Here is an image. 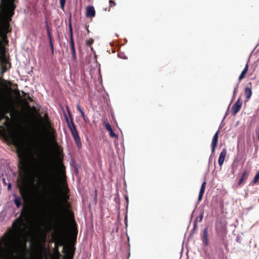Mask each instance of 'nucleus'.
<instances>
[{
  "mask_svg": "<svg viewBox=\"0 0 259 259\" xmlns=\"http://www.w3.org/2000/svg\"><path fill=\"white\" fill-rule=\"evenodd\" d=\"M201 240L202 242V249L203 252L202 253V256L204 259H210V247L209 246L208 236L207 232V229L205 228L202 233Z\"/></svg>",
  "mask_w": 259,
  "mask_h": 259,
  "instance_id": "nucleus-6",
  "label": "nucleus"
},
{
  "mask_svg": "<svg viewBox=\"0 0 259 259\" xmlns=\"http://www.w3.org/2000/svg\"><path fill=\"white\" fill-rule=\"evenodd\" d=\"M7 70L8 69L7 67L3 66L2 68L1 73L3 74L5 73L6 71H7Z\"/></svg>",
  "mask_w": 259,
  "mask_h": 259,
  "instance_id": "nucleus-29",
  "label": "nucleus"
},
{
  "mask_svg": "<svg viewBox=\"0 0 259 259\" xmlns=\"http://www.w3.org/2000/svg\"><path fill=\"white\" fill-rule=\"evenodd\" d=\"M210 157H209V161H210Z\"/></svg>",
  "mask_w": 259,
  "mask_h": 259,
  "instance_id": "nucleus-46",
  "label": "nucleus"
},
{
  "mask_svg": "<svg viewBox=\"0 0 259 259\" xmlns=\"http://www.w3.org/2000/svg\"><path fill=\"white\" fill-rule=\"evenodd\" d=\"M55 167L54 164H52L49 172L46 177L47 188L53 193L58 191L59 181L60 179L66 177L65 166L62 162L57 164V170H55Z\"/></svg>",
  "mask_w": 259,
  "mask_h": 259,
  "instance_id": "nucleus-3",
  "label": "nucleus"
},
{
  "mask_svg": "<svg viewBox=\"0 0 259 259\" xmlns=\"http://www.w3.org/2000/svg\"><path fill=\"white\" fill-rule=\"evenodd\" d=\"M46 23H47V31L48 36L49 39V41H51V40H52V37L51 31H50L49 27L48 26V25L47 24V22H46Z\"/></svg>",
  "mask_w": 259,
  "mask_h": 259,
  "instance_id": "nucleus-20",
  "label": "nucleus"
},
{
  "mask_svg": "<svg viewBox=\"0 0 259 259\" xmlns=\"http://www.w3.org/2000/svg\"><path fill=\"white\" fill-rule=\"evenodd\" d=\"M22 247H23V248L26 249V242H25L23 244V245H22Z\"/></svg>",
  "mask_w": 259,
  "mask_h": 259,
  "instance_id": "nucleus-35",
  "label": "nucleus"
},
{
  "mask_svg": "<svg viewBox=\"0 0 259 259\" xmlns=\"http://www.w3.org/2000/svg\"><path fill=\"white\" fill-rule=\"evenodd\" d=\"M76 108H77V110L80 112L82 117H84V115H85L84 113L82 111V110L81 109V107H80V106H79V104H77L76 105Z\"/></svg>",
  "mask_w": 259,
  "mask_h": 259,
  "instance_id": "nucleus-21",
  "label": "nucleus"
},
{
  "mask_svg": "<svg viewBox=\"0 0 259 259\" xmlns=\"http://www.w3.org/2000/svg\"><path fill=\"white\" fill-rule=\"evenodd\" d=\"M226 154H227V151L225 149H224L222 151V152L219 156V160H218V162H219V165L220 166H221L223 165V164L224 163Z\"/></svg>",
  "mask_w": 259,
  "mask_h": 259,
  "instance_id": "nucleus-11",
  "label": "nucleus"
},
{
  "mask_svg": "<svg viewBox=\"0 0 259 259\" xmlns=\"http://www.w3.org/2000/svg\"><path fill=\"white\" fill-rule=\"evenodd\" d=\"M196 227H197V224H196V223L195 222V223H194V229H195L196 228Z\"/></svg>",
  "mask_w": 259,
  "mask_h": 259,
  "instance_id": "nucleus-38",
  "label": "nucleus"
},
{
  "mask_svg": "<svg viewBox=\"0 0 259 259\" xmlns=\"http://www.w3.org/2000/svg\"><path fill=\"white\" fill-rule=\"evenodd\" d=\"M258 180H259V170L257 172V173L255 175V176L253 178V183L254 184L258 182Z\"/></svg>",
  "mask_w": 259,
  "mask_h": 259,
  "instance_id": "nucleus-22",
  "label": "nucleus"
},
{
  "mask_svg": "<svg viewBox=\"0 0 259 259\" xmlns=\"http://www.w3.org/2000/svg\"><path fill=\"white\" fill-rule=\"evenodd\" d=\"M10 139L12 143L16 146L20 143V136L17 133H11L10 135Z\"/></svg>",
  "mask_w": 259,
  "mask_h": 259,
  "instance_id": "nucleus-10",
  "label": "nucleus"
},
{
  "mask_svg": "<svg viewBox=\"0 0 259 259\" xmlns=\"http://www.w3.org/2000/svg\"><path fill=\"white\" fill-rule=\"evenodd\" d=\"M7 84L8 85H9V86L10 85H13V87H17V84H12V83L10 81H7V80H5V81Z\"/></svg>",
  "mask_w": 259,
  "mask_h": 259,
  "instance_id": "nucleus-30",
  "label": "nucleus"
},
{
  "mask_svg": "<svg viewBox=\"0 0 259 259\" xmlns=\"http://www.w3.org/2000/svg\"><path fill=\"white\" fill-rule=\"evenodd\" d=\"M69 32H70V48L71 51L72 55V58L74 60L76 59V53L75 49V46L74 43V40L73 38V29L71 25V20L69 21Z\"/></svg>",
  "mask_w": 259,
  "mask_h": 259,
  "instance_id": "nucleus-7",
  "label": "nucleus"
},
{
  "mask_svg": "<svg viewBox=\"0 0 259 259\" xmlns=\"http://www.w3.org/2000/svg\"><path fill=\"white\" fill-rule=\"evenodd\" d=\"M43 120L46 123L49 122V117L47 114H45Z\"/></svg>",
  "mask_w": 259,
  "mask_h": 259,
  "instance_id": "nucleus-27",
  "label": "nucleus"
},
{
  "mask_svg": "<svg viewBox=\"0 0 259 259\" xmlns=\"http://www.w3.org/2000/svg\"><path fill=\"white\" fill-rule=\"evenodd\" d=\"M66 0H60V7L62 10H64Z\"/></svg>",
  "mask_w": 259,
  "mask_h": 259,
  "instance_id": "nucleus-25",
  "label": "nucleus"
},
{
  "mask_svg": "<svg viewBox=\"0 0 259 259\" xmlns=\"http://www.w3.org/2000/svg\"><path fill=\"white\" fill-rule=\"evenodd\" d=\"M21 164H22L23 165H25V163L24 162H22V161H21L20 162Z\"/></svg>",
  "mask_w": 259,
  "mask_h": 259,
  "instance_id": "nucleus-40",
  "label": "nucleus"
},
{
  "mask_svg": "<svg viewBox=\"0 0 259 259\" xmlns=\"http://www.w3.org/2000/svg\"><path fill=\"white\" fill-rule=\"evenodd\" d=\"M237 90H238V86H237L235 88L234 91V94H235L236 93V92L237 91Z\"/></svg>",
  "mask_w": 259,
  "mask_h": 259,
  "instance_id": "nucleus-36",
  "label": "nucleus"
},
{
  "mask_svg": "<svg viewBox=\"0 0 259 259\" xmlns=\"http://www.w3.org/2000/svg\"><path fill=\"white\" fill-rule=\"evenodd\" d=\"M94 39L93 38H90L85 41V44L87 46L91 47L92 50H93V48L91 47V45L94 42Z\"/></svg>",
  "mask_w": 259,
  "mask_h": 259,
  "instance_id": "nucleus-19",
  "label": "nucleus"
},
{
  "mask_svg": "<svg viewBox=\"0 0 259 259\" xmlns=\"http://www.w3.org/2000/svg\"><path fill=\"white\" fill-rule=\"evenodd\" d=\"M104 126L106 130L108 131L111 130L112 129L110 124L108 122H105L104 123Z\"/></svg>",
  "mask_w": 259,
  "mask_h": 259,
  "instance_id": "nucleus-24",
  "label": "nucleus"
},
{
  "mask_svg": "<svg viewBox=\"0 0 259 259\" xmlns=\"http://www.w3.org/2000/svg\"><path fill=\"white\" fill-rule=\"evenodd\" d=\"M28 99L29 101H32V99H31V97H30L29 96H28Z\"/></svg>",
  "mask_w": 259,
  "mask_h": 259,
  "instance_id": "nucleus-39",
  "label": "nucleus"
},
{
  "mask_svg": "<svg viewBox=\"0 0 259 259\" xmlns=\"http://www.w3.org/2000/svg\"><path fill=\"white\" fill-rule=\"evenodd\" d=\"M8 189H10V188H11V184H9V185H8Z\"/></svg>",
  "mask_w": 259,
  "mask_h": 259,
  "instance_id": "nucleus-41",
  "label": "nucleus"
},
{
  "mask_svg": "<svg viewBox=\"0 0 259 259\" xmlns=\"http://www.w3.org/2000/svg\"><path fill=\"white\" fill-rule=\"evenodd\" d=\"M73 231L74 235L76 238L77 235V233H78V230H77V228H74L73 229Z\"/></svg>",
  "mask_w": 259,
  "mask_h": 259,
  "instance_id": "nucleus-31",
  "label": "nucleus"
},
{
  "mask_svg": "<svg viewBox=\"0 0 259 259\" xmlns=\"http://www.w3.org/2000/svg\"><path fill=\"white\" fill-rule=\"evenodd\" d=\"M30 217V208L24 205L19 217L13 223V230L10 229V232L6 233V236L3 239L5 248L0 247V259H8L5 257V250L11 253L19 251L20 245V237L25 232V220L29 219Z\"/></svg>",
  "mask_w": 259,
  "mask_h": 259,
  "instance_id": "nucleus-2",
  "label": "nucleus"
},
{
  "mask_svg": "<svg viewBox=\"0 0 259 259\" xmlns=\"http://www.w3.org/2000/svg\"><path fill=\"white\" fill-rule=\"evenodd\" d=\"M20 192L23 197L26 196L27 193V188L25 186H21L19 188Z\"/></svg>",
  "mask_w": 259,
  "mask_h": 259,
  "instance_id": "nucleus-16",
  "label": "nucleus"
},
{
  "mask_svg": "<svg viewBox=\"0 0 259 259\" xmlns=\"http://www.w3.org/2000/svg\"><path fill=\"white\" fill-rule=\"evenodd\" d=\"M16 0H1V9L3 11L7 22H4L3 25L0 24V33L5 31L6 34L7 32H10V24L9 22L11 21L12 17L14 15V11L16 8L15 4Z\"/></svg>",
  "mask_w": 259,
  "mask_h": 259,
  "instance_id": "nucleus-4",
  "label": "nucleus"
},
{
  "mask_svg": "<svg viewBox=\"0 0 259 259\" xmlns=\"http://www.w3.org/2000/svg\"><path fill=\"white\" fill-rule=\"evenodd\" d=\"M205 185H206V182H204L201 185V188H200V190L199 191V196H198V200L199 201L201 200V199L202 198V197H203V194H204V192L205 191Z\"/></svg>",
  "mask_w": 259,
  "mask_h": 259,
  "instance_id": "nucleus-14",
  "label": "nucleus"
},
{
  "mask_svg": "<svg viewBox=\"0 0 259 259\" xmlns=\"http://www.w3.org/2000/svg\"><path fill=\"white\" fill-rule=\"evenodd\" d=\"M82 118H83V119L84 121L85 122H87L88 118H87V117L85 116V115H84V117H82Z\"/></svg>",
  "mask_w": 259,
  "mask_h": 259,
  "instance_id": "nucleus-37",
  "label": "nucleus"
},
{
  "mask_svg": "<svg viewBox=\"0 0 259 259\" xmlns=\"http://www.w3.org/2000/svg\"><path fill=\"white\" fill-rule=\"evenodd\" d=\"M6 118L7 120H9L10 119L9 117H8V116H6Z\"/></svg>",
  "mask_w": 259,
  "mask_h": 259,
  "instance_id": "nucleus-44",
  "label": "nucleus"
},
{
  "mask_svg": "<svg viewBox=\"0 0 259 259\" xmlns=\"http://www.w3.org/2000/svg\"><path fill=\"white\" fill-rule=\"evenodd\" d=\"M255 133L257 137V140L259 141V129H256L255 131Z\"/></svg>",
  "mask_w": 259,
  "mask_h": 259,
  "instance_id": "nucleus-34",
  "label": "nucleus"
},
{
  "mask_svg": "<svg viewBox=\"0 0 259 259\" xmlns=\"http://www.w3.org/2000/svg\"><path fill=\"white\" fill-rule=\"evenodd\" d=\"M218 132H217V133L214 135L212 141V145L213 147V149L214 148V147L217 145V144L218 143Z\"/></svg>",
  "mask_w": 259,
  "mask_h": 259,
  "instance_id": "nucleus-17",
  "label": "nucleus"
},
{
  "mask_svg": "<svg viewBox=\"0 0 259 259\" xmlns=\"http://www.w3.org/2000/svg\"><path fill=\"white\" fill-rule=\"evenodd\" d=\"M248 69V63H247L244 69L243 70V71H244L247 73Z\"/></svg>",
  "mask_w": 259,
  "mask_h": 259,
  "instance_id": "nucleus-33",
  "label": "nucleus"
},
{
  "mask_svg": "<svg viewBox=\"0 0 259 259\" xmlns=\"http://www.w3.org/2000/svg\"><path fill=\"white\" fill-rule=\"evenodd\" d=\"M49 42H50V47L51 48L52 54H54V46H53V40L49 41Z\"/></svg>",
  "mask_w": 259,
  "mask_h": 259,
  "instance_id": "nucleus-28",
  "label": "nucleus"
},
{
  "mask_svg": "<svg viewBox=\"0 0 259 259\" xmlns=\"http://www.w3.org/2000/svg\"><path fill=\"white\" fill-rule=\"evenodd\" d=\"M246 73L244 72V71H242L241 74L239 75V78H238V80L239 81H241L242 79H243L246 75Z\"/></svg>",
  "mask_w": 259,
  "mask_h": 259,
  "instance_id": "nucleus-23",
  "label": "nucleus"
},
{
  "mask_svg": "<svg viewBox=\"0 0 259 259\" xmlns=\"http://www.w3.org/2000/svg\"><path fill=\"white\" fill-rule=\"evenodd\" d=\"M95 192H96L95 198L96 199L97 198V190H95Z\"/></svg>",
  "mask_w": 259,
  "mask_h": 259,
  "instance_id": "nucleus-45",
  "label": "nucleus"
},
{
  "mask_svg": "<svg viewBox=\"0 0 259 259\" xmlns=\"http://www.w3.org/2000/svg\"><path fill=\"white\" fill-rule=\"evenodd\" d=\"M109 2H110V3H113L114 5L115 4V3L114 2H113L112 0H110V1H109Z\"/></svg>",
  "mask_w": 259,
  "mask_h": 259,
  "instance_id": "nucleus-42",
  "label": "nucleus"
},
{
  "mask_svg": "<svg viewBox=\"0 0 259 259\" xmlns=\"http://www.w3.org/2000/svg\"><path fill=\"white\" fill-rule=\"evenodd\" d=\"M69 189L66 186L62 191L61 197L58 199L53 207V214L54 217V234L52 238L55 242V248L58 250L59 246H62L67 232L66 212L69 211L76 225L73 213L70 211V207L68 200Z\"/></svg>",
  "mask_w": 259,
  "mask_h": 259,
  "instance_id": "nucleus-1",
  "label": "nucleus"
},
{
  "mask_svg": "<svg viewBox=\"0 0 259 259\" xmlns=\"http://www.w3.org/2000/svg\"><path fill=\"white\" fill-rule=\"evenodd\" d=\"M109 132V135L112 138H116L117 137V135H116L115 133H114L112 130V129H111V130L109 131H108Z\"/></svg>",
  "mask_w": 259,
  "mask_h": 259,
  "instance_id": "nucleus-26",
  "label": "nucleus"
},
{
  "mask_svg": "<svg viewBox=\"0 0 259 259\" xmlns=\"http://www.w3.org/2000/svg\"><path fill=\"white\" fill-rule=\"evenodd\" d=\"M75 248L69 245L65 247V255L67 259H72L75 253Z\"/></svg>",
  "mask_w": 259,
  "mask_h": 259,
  "instance_id": "nucleus-9",
  "label": "nucleus"
},
{
  "mask_svg": "<svg viewBox=\"0 0 259 259\" xmlns=\"http://www.w3.org/2000/svg\"><path fill=\"white\" fill-rule=\"evenodd\" d=\"M8 124V123L7 121H6V122H5V125L6 126H7Z\"/></svg>",
  "mask_w": 259,
  "mask_h": 259,
  "instance_id": "nucleus-43",
  "label": "nucleus"
},
{
  "mask_svg": "<svg viewBox=\"0 0 259 259\" xmlns=\"http://www.w3.org/2000/svg\"><path fill=\"white\" fill-rule=\"evenodd\" d=\"M242 104L241 98H239L231 108L232 114L235 115L240 110Z\"/></svg>",
  "mask_w": 259,
  "mask_h": 259,
  "instance_id": "nucleus-8",
  "label": "nucleus"
},
{
  "mask_svg": "<svg viewBox=\"0 0 259 259\" xmlns=\"http://www.w3.org/2000/svg\"><path fill=\"white\" fill-rule=\"evenodd\" d=\"M249 84L250 87H247L245 88L244 91V95L247 100L250 99L251 95H252V91H251V83L250 82Z\"/></svg>",
  "mask_w": 259,
  "mask_h": 259,
  "instance_id": "nucleus-13",
  "label": "nucleus"
},
{
  "mask_svg": "<svg viewBox=\"0 0 259 259\" xmlns=\"http://www.w3.org/2000/svg\"><path fill=\"white\" fill-rule=\"evenodd\" d=\"M14 202L16 206L19 208L21 205V198L20 197H16L14 199Z\"/></svg>",
  "mask_w": 259,
  "mask_h": 259,
  "instance_id": "nucleus-18",
  "label": "nucleus"
},
{
  "mask_svg": "<svg viewBox=\"0 0 259 259\" xmlns=\"http://www.w3.org/2000/svg\"><path fill=\"white\" fill-rule=\"evenodd\" d=\"M248 69V63H247L244 69L243 70V71H244L247 73Z\"/></svg>",
  "mask_w": 259,
  "mask_h": 259,
  "instance_id": "nucleus-32",
  "label": "nucleus"
},
{
  "mask_svg": "<svg viewBox=\"0 0 259 259\" xmlns=\"http://www.w3.org/2000/svg\"><path fill=\"white\" fill-rule=\"evenodd\" d=\"M86 16L87 17L92 18L95 16V10L93 6H89L87 8Z\"/></svg>",
  "mask_w": 259,
  "mask_h": 259,
  "instance_id": "nucleus-12",
  "label": "nucleus"
},
{
  "mask_svg": "<svg viewBox=\"0 0 259 259\" xmlns=\"http://www.w3.org/2000/svg\"><path fill=\"white\" fill-rule=\"evenodd\" d=\"M69 116L70 117V120H69L66 115H65V120L71 133L72 137H73L74 140L77 146V147L79 149L81 147V142L80 139L77 131L76 126L74 123L73 118L71 117V115L70 113Z\"/></svg>",
  "mask_w": 259,
  "mask_h": 259,
  "instance_id": "nucleus-5",
  "label": "nucleus"
},
{
  "mask_svg": "<svg viewBox=\"0 0 259 259\" xmlns=\"http://www.w3.org/2000/svg\"><path fill=\"white\" fill-rule=\"evenodd\" d=\"M248 175V172L247 171V170H244L243 171L240 179H239V180L238 181V185H241L242 183L243 182V181L247 179Z\"/></svg>",
  "mask_w": 259,
  "mask_h": 259,
  "instance_id": "nucleus-15",
  "label": "nucleus"
}]
</instances>
